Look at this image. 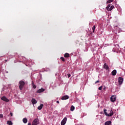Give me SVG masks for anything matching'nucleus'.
Returning <instances> with one entry per match:
<instances>
[{"instance_id": "obj_1", "label": "nucleus", "mask_w": 125, "mask_h": 125, "mask_svg": "<svg viewBox=\"0 0 125 125\" xmlns=\"http://www.w3.org/2000/svg\"><path fill=\"white\" fill-rule=\"evenodd\" d=\"M19 88L20 90H22L24 87V85H25V82L24 81H21L19 82Z\"/></svg>"}, {"instance_id": "obj_2", "label": "nucleus", "mask_w": 125, "mask_h": 125, "mask_svg": "<svg viewBox=\"0 0 125 125\" xmlns=\"http://www.w3.org/2000/svg\"><path fill=\"white\" fill-rule=\"evenodd\" d=\"M106 9L107 11H111L114 9V5L111 6V4H108L107 6L106 7Z\"/></svg>"}, {"instance_id": "obj_3", "label": "nucleus", "mask_w": 125, "mask_h": 125, "mask_svg": "<svg viewBox=\"0 0 125 125\" xmlns=\"http://www.w3.org/2000/svg\"><path fill=\"white\" fill-rule=\"evenodd\" d=\"M39 124H40L39 119H34L32 122V125H38Z\"/></svg>"}, {"instance_id": "obj_4", "label": "nucleus", "mask_w": 125, "mask_h": 125, "mask_svg": "<svg viewBox=\"0 0 125 125\" xmlns=\"http://www.w3.org/2000/svg\"><path fill=\"white\" fill-rule=\"evenodd\" d=\"M118 82H119V85H121L123 83H124V78L123 77H120L118 78Z\"/></svg>"}, {"instance_id": "obj_5", "label": "nucleus", "mask_w": 125, "mask_h": 125, "mask_svg": "<svg viewBox=\"0 0 125 125\" xmlns=\"http://www.w3.org/2000/svg\"><path fill=\"white\" fill-rule=\"evenodd\" d=\"M1 100L4 101L5 102H9V100L6 98L5 96H3L1 98Z\"/></svg>"}, {"instance_id": "obj_6", "label": "nucleus", "mask_w": 125, "mask_h": 125, "mask_svg": "<svg viewBox=\"0 0 125 125\" xmlns=\"http://www.w3.org/2000/svg\"><path fill=\"white\" fill-rule=\"evenodd\" d=\"M110 101H111V102H115V101H116V96H112L110 98Z\"/></svg>"}, {"instance_id": "obj_7", "label": "nucleus", "mask_w": 125, "mask_h": 125, "mask_svg": "<svg viewBox=\"0 0 125 125\" xmlns=\"http://www.w3.org/2000/svg\"><path fill=\"white\" fill-rule=\"evenodd\" d=\"M67 122V118L65 117L62 121L61 122V125H65V124H66Z\"/></svg>"}, {"instance_id": "obj_8", "label": "nucleus", "mask_w": 125, "mask_h": 125, "mask_svg": "<svg viewBox=\"0 0 125 125\" xmlns=\"http://www.w3.org/2000/svg\"><path fill=\"white\" fill-rule=\"evenodd\" d=\"M62 100H67V99H69V96L65 95L62 97Z\"/></svg>"}, {"instance_id": "obj_9", "label": "nucleus", "mask_w": 125, "mask_h": 125, "mask_svg": "<svg viewBox=\"0 0 125 125\" xmlns=\"http://www.w3.org/2000/svg\"><path fill=\"white\" fill-rule=\"evenodd\" d=\"M112 76H116L117 75V70L114 69L111 72Z\"/></svg>"}, {"instance_id": "obj_10", "label": "nucleus", "mask_w": 125, "mask_h": 125, "mask_svg": "<svg viewBox=\"0 0 125 125\" xmlns=\"http://www.w3.org/2000/svg\"><path fill=\"white\" fill-rule=\"evenodd\" d=\"M45 89L44 88H42L41 89H39L37 91V93H41V92H43L44 91Z\"/></svg>"}, {"instance_id": "obj_11", "label": "nucleus", "mask_w": 125, "mask_h": 125, "mask_svg": "<svg viewBox=\"0 0 125 125\" xmlns=\"http://www.w3.org/2000/svg\"><path fill=\"white\" fill-rule=\"evenodd\" d=\"M114 115V112L112 110L109 111V113L108 114V117H111V116H113Z\"/></svg>"}, {"instance_id": "obj_12", "label": "nucleus", "mask_w": 125, "mask_h": 125, "mask_svg": "<svg viewBox=\"0 0 125 125\" xmlns=\"http://www.w3.org/2000/svg\"><path fill=\"white\" fill-rule=\"evenodd\" d=\"M31 102L32 103V104H37V100H36V99L33 98L31 100Z\"/></svg>"}, {"instance_id": "obj_13", "label": "nucleus", "mask_w": 125, "mask_h": 125, "mask_svg": "<svg viewBox=\"0 0 125 125\" xmlns=\"http://www.w3.org/2000/svg\"><path fill=\"white\" fill-rule=\"evenodd\" d=\"M104 68L106 70H108L109 69V66H108V65H107L106 63H105L104 65Z\"/></svg>"}, {"instance_id": "obj_14", "label": "nucleus", "mask_w": 125, "mask_h": 125, "mask_svg": "<svg viewBox=\"0 0 125 125\" xmlns=\"http://www.w3.org/2000/svg\"><path fill=\"white\" fill-rule=\"evenodd\" d=\"M112 124L111 121H106L104 123V125H110Z\"/></svg>"}, {"instance_id": "obj_15", "label": "nucleus", "mask_w": 125, "mask_h": 125, "mask_svg": "<svg viewBox=\"0 0 125 125\" xmlns=\"http://www.w3.org/2000/svg\"><path fill=\"white\" fill-rule=\"evenodd\" d=\"M22 122L24 124H27L28 122V119H27V118H23L22 119Z\"/></svg>"}, {"instance_id": "obj_16", "label": "nucleus", "mask_w": 125, "mask_h": 125, "mask_svg": "<svg viewBox=\"0 0 125 125\" xmlns=\"http://www.w3.org/2000/svg\"><path fill=\"white\" fill-rule=\"evenodd\" d=\"M42 107H43V104H41L38 107V110H42Z\"/></svg>"}, {"instance_id": "obj_17", "label": "nucleus", "mask_w": 125, "mask_h": 125, "mask_svg": "<svg viewBox=\"0 0 125 125\" xmlns=\"http://www.w3.org/2000/svg\"><path fill=\"white\" fill-rule=\"evenodd\" d=\"M64 57H65V58H69V57H70V54H69V53H66L64 54Z\"/></svg>"}, {"instance_id": "obj_18", "label": "nucleus", "mask_w": 125, "mask_h": 125, "mask_svg": "<svg viewBox=\"0 0 125 125\" xmlns=\"http://www.w3.org/2000/svg\"><path fill=\"white\" fill-rule=\"evenodd\" d=\"M75 110V106L74 105H71L70 107V111H74Z\"/></svg>"}, {"instance_id": "obj_19", "label": "nucleus", "mask_w": 125, "mask_h": 125, "mask_svg": "<svg viewBox=\"0 0 125 125\" xmlns=\"http://www.w3.org/2000/svg\"><path fill=\"white\" fill-rule=\"evenodd\" d=\"M7 125H13V124L12 123V122H11V121H7Z\"/></svg>"}, {"instance_id": "obj_20", "label": "nucleus", "mask_w": 125, "mask_h": 125, "mask_svg": "<svg viewBox=\"0 0 125 125\" xmlns=\"http://www.w3.org/2000/svg\"><path fill=\"white\" fill-rule=\"evenodd\" d=\"M104 113L105 115V116H106L107 117H108V113H107V109H104Z\"/></svg>"}, {"instance_id": "obj_21", "label": "nucleus", "mask_w": 125, "mask_h": 125, "mask_svg": "<svg viewBox=\"0 0 125 125\" xmlns=\"http://www.w3.org/2000/svg\"><path fill=\"white\" fill-rule=\"evenodd\" d=\"M32 85L33 86V88L36 89L37 86H36V85H35V84H34V83L32 82Z\"/></svg>"}, {"instance_id": "obj_22", "label": "nucleus", "mask_w": 125, "mask_h": 125, "mask_svg": "<svg viewBox=\"0 0 125 125\" xmlns=\"http://www.w3.org/2000/svg\"><path fill=\"white\" fill-rule=\"evenodd\" d=\"M95 25H94L93 27H92V30H93V33H94V32H95Z\"/></svg>"}, {"instance_id": "obj_23", "label": "nucleus", "mask_w": 125, "mask_h": 125, "mask_svg": "<svg viewBox=\"0 0 125 125\" xmlns=\"http://www.w3.org/2000/svg\"><path fill=\"white\" fill-rule=\"evenodd\" d=\"M60 59H61V60L63 62H65V59L64 58V57H61Z\"/></svg>"}, {"instance_id": "obj_24", "label": "nucleus", "mask_w": 125, "mask_h": 125, "mask_svg": "<svg viewBox=\"0 0 125 125\" xmlns=\"http://www.w3.org/2000/svg\"><path fill=\"white\" fill-rule=\"evenodd\" d=\"M111 2H112L111 0H108L106 1V3H111Z\"/></svg>"}, {"instance_id": "obj_25", "label": "nucleus", "mask_w": 125, "mask_h": 125, "mask_svg": "<svg viewBox=\"0 0 125 125\" xmlns=\"http://www.w3.org/2000/svg\"><path fill=\"white\" fill-rule=\"evenodd\" d=\"M102 87H103V86H101L100 87H99L98 88L99 90H102Z\"/></svg>"}, {"instance_id": "obj_26", "label": "nucleus", "mask_w": 125, "mask_h": 125, "mask_svg": "<svg viewBox=\"0 0 125 125\" xmlns=\"http://www.w3.org/2000/svg\"><path fill=\"white\" fill-rule=\"evenodd\" d=\"M67 76H68V78H70V77H71V74H67Z\"/></svg>"}, {"instance_id": "obj_27", "label": "nucleus", "mask_w": 125, "mask_h": 125, "mask_svg": "<svg viewBox=\"0 0 125 125\" xmlns=\"http://www.w3.org/2000/svg\"><path fill=\"white\" fill-rule=\"evenodd\" d=\"M0 118H3V115L0 114Z\"/></svg>"}, {"instance_id": "obj_28", "label": "nucleus", "mask_w": 125, "mask_h": 125, "mask_svg": "<svg viewBox=\"0 0 125 125\" xmlns=\"http://www.w3.org/2000/svg\"><path fill=\"white\" fill-rule=\"evenodd\" d=\"M10 115L11 117H12V116H13V114H12V112H11L10 113Z\"/></svg>"}, {"instance_id": "obj_29", "label": "nucleus", "mask_w": 125, "mask_h": 125, "mask_svg": "<svg viewBox=\"0 0 125 125\" xmlns=\"http://www.w3.org/2000/svg\"><path fill=\"white\" fill-rule=\"evenodd\" d=\"M99 83V81H97L95 83Z\"/></svg>"}, {"instance_id": "obj_30", "label": "nucleus", "mask_w": 125, "mask_h": 125, "mask_svg": "<svg viewBox=\"0 0 125 125\" xmlns=\"http://www.w3.org/2000/svg\"><path fill=\"white\" fill-rule=\"evenodd\" d=\"M57 103L58 104H59V101H57Z\"/></svg>"}, {"instance_id": "obj_31", "label": "nucleus", "mask_w": 125, "mask_h": 125, "mask_svg": "<svg viewBox=\"0 0 125 125\" xmlns=\"http://www.w3.org/2000/svg\"><path fill=\"white\" fill-rule=\"evenodd\" d=\"M28 125H31V124L30 123H29L28 124Z\"/></svg>"}, {"instance_id": "obj_32", "label": "nucleus", "mask_w": 125, "mask_h": 125, "mask_svg": "<svg viewBox=\"0 0 125 125\" xmlns=\"http://www.w3.org/2000/svg\"><path fill=\"white\" fill-rule=\"evenodd\" d=\"M5 61L6 62H7V60H5Z\"/></svg>"}, {"instance_id": "obj_33", "label": "nucleus", "mask_w": 125, "mask_h": 125, "mask_svg": "<svg viewBox=\"0 0 125 125\" xmlns=\"http://www.w3.org/2000/svg\"><path fill=\"white\" fill-rule=\"evenodd\" d=\"M111 0V1L113 2V1H114V0Z\"/></svg>"}, {"instance_id": "obj_34", "label": "nucleus", "mask_w": 125, "mask_h": 125, "mask_svg": "<svg viewBox=\"0 0 125 125\" xmlns=\"http://www.w3.org/2000/svg\"><path fill=\"white\" fill-rule=\"evenodd\" d=\"M114 28H117V26H115Z\"/></svg>"}, {"instance_id": "obj_35", "label": "nucleus", "mask_w": 125, "mask_h": 125, "mask_svg": "<svg viewBox=\"0 0 125 125\" xmlns=\"http://www.w3.org/2000/svg\"><path fill=\"white\" fill-rule=\"evenodd\" d=\"M91 35H92V33H91Z\"/></svg>"}]
</instances>
